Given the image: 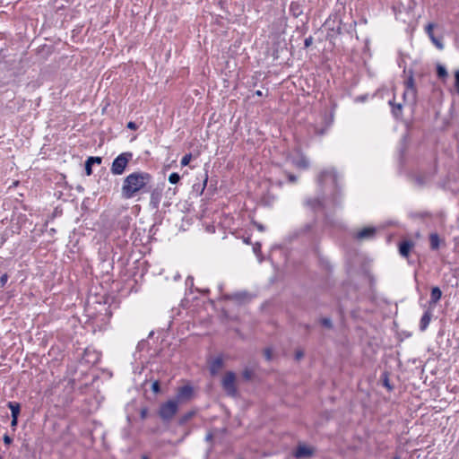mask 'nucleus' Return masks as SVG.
I'll list each match as a JSON object with an SVG mask.
<instances>
[{"label": "nucleus", "mask_w": 459, "mask_h": 459, "mask_svg": "<svg viewBox=\"0 0 459 459\" xmlns=\"http://www.w3.org/2000/svg\"><path fill=\"white\" fill-rule=\"evenodd\" d=\"M151 176L145 172H134L128 175L123 182L121 193L126 199L134 197L150 181Z\"/></svg>", "instance_id": "1"}, {"label": "nucleus", "mask_w": 459, "mask_h": 459, "mask_svg": "<svg viewBox=\"0 0 459 459\" xmlns=\"http://www.w3.org/2000/svg\"><path fill=\"white\" fill-rule=\"evenodd\" d=\"M237 376L232 371H228L224 374L221 379V386L225 393L231 397H235L238 394V389L236 385Z\"/></svg>", "instance_id": "2"}, {"label": "nucleus", "mask_w": 459, "mask_h": 459, "mask_svg": "<svg viewBox=\"0 0 459 459\" xmlns=\"http://www.w3.org/2000/svg\"><path fill=\"white\" fill-rule=\"evenodd\" d=\"M178 403L176 400H169L160 405L159 415L163 420H171L177 413Z\"/></svg>", "instance_id": "3"}, {"label": "nucleus", "mask_w": 459, "mask_h": 459, "mask_svg": "<svg viewBox=\"0 0 459 459\" xmlns=\"http://www.w3.org/2000/svg\"><path fill=\"white\" fill-rule=\"evenodd\" d=\"M131 158L132 153L130 152H124L118 155L112 163L111 172L114 175H121L124 172Z\"/></svg>", "instance_id": "4"}, {"label": "nucleus", "mask_w": 459, "mask_h": 459, "mask_svg": "<svg viewBox=\"0 0 459 459\" xmlns=\"http://www.w3.org/2000/svg\"><path fill=\"white\" fill-rule=\"evenodd\" d=\"M405 91L403 92V99L405 101L413 102L416 99L417 91L414 84L412 73L410 72L408 79L404 82Z\"/></svg>", "instance_id": "5"}, {"label": "nucleus", "mask_w": 459, "mask_h": 459, "mask_svg": "<svg viewBox=\"0 0 459 459\" xmlns=\"http://www.w3.org/2000/svg\"><path fill=\"white\" fill-rule=\"evenodd\" d=\"M193 395V388L189 385H184L180 387L178 391L176 401H178V403L179 402L187 401L191 399Z\"/></svg>", "instance_id": "6"}, {"label": "nucleus", "mask_w": 459, "mask_h": 459, "mask_svg": "<svg viewBox=\"0 0 459 459\" xmlns=\"http://www.w3.org/2000/svg\"><path fill=\"white\" fill-rule=\"evenodd\" d=\"M313 455V449L306 445H299L294 455L297 458H308Z\"/></svg>", "instance_id": "7"}, {"label": "nucleus", "mask_w": 459, "mask_h": 459, "mask_svg": "<svg viewBox=\"0 0 459 459\" xmlns=\"http://www.w3.org/2000/svg\"><path fill=\"white\" fill-rule=\"evenodd\" d=\"M376 233V229L373 227L364 228L361 230L358 231L356 238L359 240L371 239L374 238Z\"/></svg>", "instance_id": "8"}, {"label": "nucleus", "mask_w": 459, "mask_h": 459, "mask_svg": "<svg viewBox=\"0 0 459 459\" xmlns=\"http://www.w3.org/2000/svg\"><path fill=\"white\" fill-rule=\"evenodd\" d=\"M442 291L438 287H433L430 293L429 306L434 307L435 305L440 300Z\"/></svg>", "instance_id": "9"}, {"label": "nucleus", "mask_w": 459, "mask_h": 459, "mask_svg": "<svg viewBox=\"0 0 459 459\" xmlns=\"http://www.w3.org/2000/svg\"><path fill=\"white\" fill-rule=\"evenodd\" d=\"M432 317V312L431 309L429 308L422 316L420 322V329L421 331H425L427 327L429 326L430 320Z\"/></svg>", "instance_id": "10"}, {"label": "nucleus", "mask_w": 459, "mask_h": 459, "mask_svg": "<svg viewBox=\"0 0 459 459\" xmlns=\"http://www.w3.org/2000/svg\"><path fill=\"white\" fill-rule=\"evenodd\" d=\"M102 161L100 157H90L85 162V172L88 176L92 174L91 164H100Z\"/></svg>", "instance_id": "11"}, {"label": "nucleus", "mask_w": 459, "mask_h": 459, "mask_svg": "<svg viewBox=\"0 0 459 459\" xmlns=\"http://www.w3.org/2000/svg\"><path fill=\"white\" fill-rule=\"evenodd\" d=\"M223 366V360L221 358L214 359L210 365V371L212 375H216Z\"/></svg>", "instance_id": "12"}, {"label": "nucleus", "mask_w": 459, "mask_h": 459, "mask_svg": "<svg viewBox=\"0 0 459 459\" xmlns=\"http://www.w3.org/2000/svg\"><path fill=\"white\" fill-rule=\"evenodd\" d=\"M413 244L411 241H403L399 246V252L401 255L407 257L409 255L410 250L412 247Z\"/></svg>", "instance_id": "13"}, {"label": "nucleus", "mask_w": 459, "mask_h": 459, "mask_svg": "<svg viewBox=\"0 0 459 459\" xmlns=\"http://www.w3.org/2000/svg\"><path fill=\"white\" fill-rule=\"evenodd\" d=\"M441 242H442V240L440 239L437 233H431L429 235L430 248L432 250L438 249Z\"/></svg>", "instance_id": "14"}, {"label": "nucleus", "mask_w": 459, "mask_h": 459, "mask_svg": "<svg viewBox=\"0 0 459 459\" xmlns=\"http://www.w3.org/2000/svg\"><path fill=\"white\" fill-rule=\"evenodd\" d=\"M327 176H331L332 178H333V181L336 180V174H335V171L333 169H329V170L322 171L320 173V175L318 176V180L320 182H323V181H325V178Z\"/></svg>", "instance_id": "15"}, {"label": "nucleus", "mask_w": 459, "mask_h": 459, "mask_svg": "<svg viewBox=\"0 0 459 459\" xmlns=\"http://www.w3.org/2000/svg\"><path fill=\"white\" fill-rule=\"evenodd\" d=\"M8 408L11 410L12 417H18L21 411V406L17 403L9 402Z\"/></svg>", "instance_id": "16"}, {"label": "nucleus", "mask_w": 459, "mask_h": 459, "mask_svg": "<svg viewBox=\"0 0 459 459\" xmlns=\"http://www.w3.org/2000/svg\"><path fill=\"white\" fill-rule=\"evenodd\" d=\"M392 106V112L395 117H399L402 115L403 105L401 103L394 104L392 100L389 101Z\"/></svg>", "instance_id": "17"}, {"label": "nucleus", "mask_w": 459, "mask_h": 459, "mask_svg": "<svg viewBox=\"0 0 459 459\" xmlns=\"http://www.w3.org/2000/svg\"><path fill=\"white\" fill-rule=\"evenodd\" d=\"M296 167L300 169H307L308 167V160L305 157H299L294 160Z\"/></svg>", "instance_id": "18"}, {"label": "nucleus", "mask_w": 459, "mask_h": 459, "mask_svg": "<svg viewBox=\"0 0 459 459\" xmlns=\"http://www.w3.org/2000/svg\"><path fill=\"white\" fill-rule=\"evenodd\" d=\"M437 74L440 79H446L448 75L446 68L440 64L437 65Z\"/></svg>", "instance_id": "19"}, {"label": "nucleus", "mask_w": 459, "mask_h": 459, "mask_svg": "<svg viewBox=\"0 0 459 459\" xmlns=\"http://www.w3.org/2000/svg\"><path fill=\"white\" fill-rule=\"evenodd\" d=\"M431 42L440 50L444 48V44L441 39L436 38L435 36L429 38Z\"/></svg>", "instance_id": "20"}, {"label": "nucleus", "mask_w": 459, "mask_h": 459, "mask_svg": "<svg viewBox=\"0 0 459 459\" xmlns=\"http://www.w3.org/2000/svg\"><path fill=\"white\" fill-rule=\"evenodd\" d=\"M180 180V176L178 173H171L169 177V181L171 184H177Z\"/></svg>", "instance_id": "21"}, {"label": "nucleus", "mask_w": 459, "mask_h": 459, "mask_svg": "<svg viewBox=\"0 0 459 459\" xmlns=\"http://www.w3.org/2000/svg\"><path fill=\"white\" fill-rule=\"evenodd\" d=\"M434 27H435V24L434 23H429L426 28H425V30H426V33L428 34V36L429 38L433 37L434 36V33H433V30H434Z\"/></svg>", "instance_id": "22"}, {"label": "nucleus", "mask_w": 459, "mask_h": 459, "mask_svg": "<svg viewBox=\"0 0 459 459\" xmlns=\"http://www.w3.org/2000/svg\"><path fill=\"white\" fill-rule=\"evenodd\" d=\"M455 88L456 93L459 95V70L455 72Z\"/></svg>", "instance_id": "23"}, {"label": "nucleus", "mask_w": 459, "mask_h": 459, "mask_svg": "<svg viewBox=\"0 0 459 459\" xmlns=\"http://www.w3.org/2000/svg\"><path fill=\"white\" fill-rule=\"evenodd\" d=\"M191 159H192V155L191 154H186L182 160H181V165L182 166H186L189 164V162L191 161Z\"/></svg>", "instance_id": "24"}, {"label": "nucleus", "mask_w": 459, "mask_h": 459, "mask_svg": "<svg viewBox=\"0 0 459 459\" xmlns=\"http://www.w3.org/2000/svg\"><path fill=\"white\" fill-rule=\"evenodd\" d=\"M306 204L312 207V208H316L317 205H320V202L319 200L317 199H315V200H307L306 202Z\"/></svg>", "instance_id": "25"}, {"label": "nucleus", "mask_w": 459, "mask_h": 459, "mask_svg": "<svg viewBox=\"0 0 459 459\" xmlns=\"http://www.w3.org/2000/svg\"><path fill=\"white\" fill-rule=\"evenodd\" d=\"M8 274L7 273H4L1 277H0V287H4L5 285V283L7 282L8 281Z\"/></svg>", "instance_id": "26"}, {"label": "nucleus", "mask_w": 459, "mask_h": 459, "mask_svg": "<svg viewBox=\"0 0 459 459\" xmlns=\"http://www.w3.org/2000/svg\"><path fill=\"white\" fill-rule=\"evenodd\" d=\"M321 323L324 326L327 327V328H331L332 327V321L330 318H323L321 320Z\"/></svg>", "instance_id": "27"}, {"label": "nucleus", "mask_w": 459, "mask_h": 459, "mask_svg": "<svg viewBox=\"0 0 459 459\" xmlns=\"http://www.w3.org/2000/svg\"><path fill=\"white\" fill-rule=\"evenodd\" d=\"M246 297H247V295L245 293H236L232 296V298L237 300H242Z\"/></svg>", "instance_id": "28"}, {"label": "nucleus", "mask_w": 459, "mask_h": 459, "mask_svg": "<svg viewBox=\"0 0 459 459\" xmlns=\"http://www.w3.org/2000/svg\"><path fill=\"white\" fill-rule=\"evenodd\" d=\"M264 354L267 360H270L272 359V350L271 349H265L264 351Z\"/></svg>", "instance_id": "29"}, {"label": "nucleus", "mask_w": 459, "mask_h": 459, "mask_svg": "<svg viewBox=\"0 0 459 459\" xmlns=\"http://www.w3.org/2000/svg\"><path fill=\"white\" fill-rule=\"evenodd\" d=\"M152 390L154 392V393H158L160 391V384L159 382L155 381L152 385Z\"/></svg>", "instance_id": "30"}, {"label": "nucleus", "mask_w": 459, "mask_h": 459, "mask_svg": "<svg viewBox=\"0 0 459 459\" xmlns=\"http://www.w3.org/2000/svg\"><path fill=\"white\" fill-rule=\"evenodd\" d=\"M251 372L248 371L247 369H246L244 372H243V377L244 378H246L247 380L250 379L251 378Z\"/></svg>", "instance_id": "31"}, {"label": "nucleus", "mask_w": 459, "mask_h": 459, "mask_svg": "<svg viewBox=\"0 0 459 459\" xmlns=\"http://www.w3.org/2000/svg\"><path fill=\"white\" fill-rule=\"evenodd\" d=\"M193 413L192 412H188L187 414H186L182 419H181V423H184L186 422L188 419H190L192 417Z\"/></svg>", "instance_id": "32"}, {"label": "nucleus", "mask_w": 459, "mask_h": 459, "mask_svg": "<svg viewBox=\"0 0 459 459\" xmlns=\"http://www.w3.org/2000/svg\"><path fill=\"white\" fill-rule=\"evenodd\" d=\"M140 414H141V418L143 420H144L147 417V414H148L147 409L146 408L142 409Z\"/></svg>", "instance_id": "33"}, {"label": "nucleus", "mask_w": 459, "mask_h": 459, "mask_svg": "<svg viewBox=\"0 0 459 459\" xmlns=\"http://www.w3.org/2000/svg\"><path fill=\"white\" fill-rule=\"evenodd\" d=\"M312 42H313V39L311 37L307 38L305 39V47H307V48L309 47L312 44Z\"/></svg>", "instance_id": "34"}, {"label": "nucleus", "mask_w": 459, "mask_h": 459, "mask_svg": "<svg viewBox=\"0 0 459 459\" xmlns=\"http://www.w3.org/2000/svg\"><path fill=\"white\" fill-rule=\"evenodd\" d=\"M295 356H296V359L299 360V359H300L301 358H303L304 353H303V351H296Z\"/></svg>", "instance_id": "35"}, {"label": "nucleus", "mask_w": 459, "mask_h": 459, "mask_svg": "<svg viewBox=\"0 0 459 459\" xmlns=\"http://www.w3.org/2000/svg\"><path fill=\"white\" fill-rule=\"evenodd\" d=\"M127 127L132 130H135L137 128L136 124L134 122H129L127 124Z\"/></svg>", "instance_id": "36"}, {"label": "nucleus", "mask_w": 459, "mask_h": 459, "mask_svg": "<svg viewBox=\"0 0 459 459\" xmlns=\"http://www.w3.org/2000/svg\"><path fill=\"white\" fill-rule=\"evenodd\" d=\"M4 444L9 445L12 443V438L9 436L5 435L4 437Z\"/></svg>", "instance_id": "37"}, {"label": "nucleus", "mask_w": 459, "mask_h": 459, "mask_svg": "<svg viewBox=\"0 0 459 459\" xmlns=\"http://www.w3.org/2000/svg\"><path fill=\"white\" fill-rule=\"evenodd\" d=\"M18 422V417H12L11 426L15 427Z\"/></svg>", "instance_id": "38"}, {"label": "nucleus", "mask_w": 459, "mask_h": 459, "mask_svg": "<svg viewBox=\"0 0 459 459\" xmlns=\"http://www.w3.org/2000/svg\"><path fill=\"white\" fill-rule=\"evenodd\" d=\"M255 226H256V228H257V230L259 231H264V227L262 224L255 223Z\"/></svg>", "instance_id": "39"}, {"label": "nucleus", "mask_w": 459, "mask_h": 459, "mask_svg": "<svg viewBox=\"0 0 459 459\" xmlns=\"http://www.w3.org/2000/svg\"><path fill=\"white\" fill-rule=\"evenodd\" d=\"M255 95L258 96V97H262L264 96V92L260 90H257L255 92Z\"/></svg>", "instance_id": "40"}, {"label": "nucleus", "mask_w": 459, "mask_h": 459, "mask_svg": "<svg viewBox=\"0 0 459 459\" xmlns=\"http://www.w3.org/2000/svg\"><path fill=\"white\" fill-rule=\"evenodd\" d=\"M289 179L290 182H296L297 181V178L293 175H290L289 176Z\"/></svg>", "instance_id": "41"}, {"label": "nucleus", "mask_w": 459, "mask_h": 459, "mask_svg": "<svg viewBox=\"0 0 459 459\" xmlns=\"http://www.w3.org/2000/svg\"><path fill=\"white\" fill-rule=\"evenodd\" d=\"M205 439H206L207 441L212 440V433H208V434L206 435V437H205Z\"/></svg>", "instance_id": "42"}, {"label": "nucleus", "mask_w": 459, "mask_h": 459, "mask_svg": "<svg viewBox=\"0 0 459 459\" xmlns=\"http://www.w3.org/2000/svg\"><path fill=\"white\" fill-rule=\"evenodd\" d=\"M156 200V197L154 196V194L152 195V201Z\"/></svg>", "instance_id": "43"}, {"label": "nucleus", "mask_w": 459, "mask_h": 459, "mask_svg": "<svg viewBox=\"0 0 459 459\" xmlns=\"http://www.w3.org/2000/svg\"><path fill=\"white\" fill-rule=\"evenodd\" d=\"M393 459H401L399 455H395Z\"/></svg>", "instance_id": "44"}, {"label": "nucleus", "mask_w": 459, "mask_h": 459, "mask_svg": "<svg viewBox=\"0 0 459 459\" xmlns=\"http://www.w3.org/2000/svg\"><path fill=\"white\" fill-rule=\"evenodd\" d=\"M142 459H148V458H147L146 456H143V458H142Z\"/></svg>", "instance_id": "45"}, {"label": "nucleus", "mask_w": 459, "mask_h": 459, "mask_svg": "<svg viewBox=\"0 0 459 459\" xmlns=\"http://www.w3.org/2000/svg\"><path fill=\"white\" fill-rule=\"evenodd\" d=\"M0 459H2V458L0 457Z\"/></svg>", "instance_id": "46"}]
</instances>
